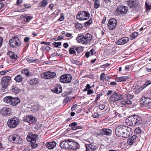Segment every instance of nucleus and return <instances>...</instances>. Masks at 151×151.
<instances>
[{
    "mask_svg": "<svg viewBox=\"0 0 151 151\" xmlns=\"http://www.w3.org/2000/svg\"><path fill=\"white\" fill-rule=\"evenodd\" d=\"M133 97V96L130 94L126 93L124 96L123 95H119L117 93H113L109 98V100L114 102L122 100L121 103L123 105L130 104H132V101L130 100Z\"/></svg>",
    "mask_w": 151,
    "mask_h": 151,
    "instance_id": "obj_1",
    "label": "nucleus"
},
{
    "mask_svg": "<svg viewBox=\"0 0 151 151\" xmlns=\"http://www.w3.org/2000/svg\"><path fill=\"white\" fill-rule=\"evenodd\" d=\"M4 101L13 106H16L20 102L19 99L18 97L14 98L7 96L4 99Z\"/></svg>",
    "mask_w": 151,
    "mask_h": 151,
    "instance_id": "obj_2",
    "label": "nucleus"
},
{
    "mask_svg": "<svg viewBox=\"0 0 151 151\" xmlns=\"http://www.w3.org/2000/svg\"><path fill=\"white\" fill-rule=\"evenodd\" d=\"M89 17L90 14L88 12L85 11H81L78 12L76 18L81 21L86 20L89 19Z\"/></svg>",
    "mask_w": 151,
    "mask_h": 151,
    "instance_id": "obj_3",
    "label": "nucleus"
},
{
    "mask_svg": "<svg viewBox=\"0 0 151 151\" xmlns=\"http://www.w3.org/2000/svg\"><path fill=\"white\" fill-rule=\"evenodd\" d=\"M151 83V80L147 81L143 86L140 85H137L136 86L134 89V92L135 93L137 94H138L141 91L143 90L147 86L150 85Z\"/></svg>",
    "mask_w": 151,
    "mask_h": 151,
    "instance_id": "obj_4",
    "label": "nucleus"
},
{
    "mask_svg": "<svg viewBox=\"0 0 151 151\" xmlns=\"http://www.w3.org/2000/svg\"><path fill=\"white\" fill-rule=\"evenodd\" d=\"M19 122V120L17 118L14 117L9 119L7 122V124L9 127L14 128L17 126Z\"/></svg>",
    "mask_w": 151,
    "mask_h": 151,
    "instance_id": "obj_5",
    "label": "nucleus"
},
{
    "mask_svg": "<svg viewBox=\"0 0 151 151\" xmlns=\"http://www.w3.org/2000/svg\"><path fill=\"white\" fill-rule=\"evenodd\" d=\"M11 79V78L10 76H4L2 77L0 83L3 88L5 89L7 87Z\"/></svg>",
    "mask_w": 151,
    "mask_h": 151,
    "instance_id": "obj_6",
    "label": "nucleus"
},
{
    "mask_svg": "<svg viewBox=\"0 0 151 151\" xmlns=\"http://www.w3.org/2000/svg\"><path fill=\"white\" fill-rule=\"evenodd\" d=\"M72 79V76L70 75L65 74L60 77V81L61 83H68L71 82Z\"/></svg>",
    "mask_w": 151,
    "mask_h": 151,
    "instance_id": "obj_7",
    "label": "nucleus"
},
{
    "mask_svg": "<svg viewBox=\"0 0 151 151\" xmlns=\"http://www.w3.org/2000/svg\"><path fill=\"white\" fill-rule=\"evenodd\" d=\"M56 76V74L55 72L47 71L43 73L41 77L45 79H50L55 78Z\"/></svg>",
    "mask_w": 151,
    "mask_h": 151,
    "instance_id": "obj_8",
    "label": "nucleus"
},
{
    "mask_svg": "<svg viewBox=\"0 0 151 151\" xmlns=\"http://www.w3.org/2000/svg\"><path fill=\"white\" fill-rule=\"evenodd\" d=\"M9 140L16 144H20L22 142V139L21 137L16 134H14L9 137Z\"/></svg>",
    "mask_w": 151,
    "mask_h": 151,
    "instance_id": "obj_9",
    "label": "nucleus"
},
{
    "mask_svg": "<svg viewBox=\"0 0 151 151\" xmlns=\"http://www.w3.org/2000/svg\"><path fill=\"white\" fill-rule=\"evenodd\" d=\"M117 23V21L115 19H110L107 24L109 29L110 30H112L114 29L116 26Z\"/></svg>",
    "mask_w": 151,
    "mask_h": 151,
    "instance_id": "obj_10",
    "label": "nucleus"
},
{
    "mask_svg": "<svg viewBox=\"0 0 151 151\" xmlns=\"http://www.w3.org/2000/svg\"><path fill=\"white\" fill-rule=\"evenodd\" d=\"M9 43L11 47H14L19 46L21 42L19 38H12L9 40Z\"/></svg>",
    "mask_w": 151,
    "mask_h": 151,
    "instance_id": "obj_11",
    "label": "nucleus"
},
{
    "mask_svg": "<svg viewBox=\"0 0 151 151\" xmlns=\"http://www.w3.org/2000/svg\"><path fill=\"white\" fill-rule=\"evenodd\" d=\"M128 10V8L126 6H118L116 9L117 13L121 15L125 14Z\"/></svg>",
    "mask_w": 151,
    "mask_h": 151,
    "instance_id": "obj_12",
    "label": "nucleus"
},
{
    "mask_svg": "<svg viewBox=\"0 0 151 151\" xmlns=\"http://www.w3.org/2000/svg\"><path fill=\"white\" fill-rule=\"evenodd\" d=\"M126 126L120 125L116 127L115 130L116 135L118 137H122Z\"/></svg>",
    "mask_w": 151,
    "mask_h": 151,
    "instance_id": "obj_13",
    "label": "nucleus"
},
{
    "mask_svg": "<svg viewBox=\"0 0 151 151\" xmlns=\"http://www.w3.org/2000/svg\"><path fill=\"white\" fill-rule=\"evenodd\" d=\"M142 101L143 105L145 107L149 108H151V99L145 97H142L141 99Z\"/></svg>",
    "mask_w": 151,
    "mask_h": 151,
    "instance_id": "obj_14",
    "label": "nucleus"
},
{
    "mask_svg": "<svg viewBox=\"0 0 151 151\" xmlns=\"http://www.w3.org/2000/svg\"><path fill=\"white\" fill-rule=\"evenodd\" d=\"M11 112V110L8 107H5L0 110V113L3 116H9Z\"/></svg>",
    "mask_w": 151,
    "mask_h": 151,
    "instance_id": "obj_15",
    "label": "nucleus"
},
{
    "mask_svg": "<svg viewBox=\"0 0 151 151\" xmlns=\"http://www.w3.org/2000/svg\"><path fill=\"white\" fill-rule=\"evenodd\" d=\"M37 137V135L30 133L27 136V139L28 141L30 142L33 143L35 142Z\"/></svg>",
    "mask_w": 151,
    "mask_h": 151,
    "instance_id": "obj_16",
    "label": "nucleus"
},
{
    "mask_svg": "<svg viewBox=\"0 0 151 151\" xmlns=\"http://www.w3.org/2000/svg\"><path fill=\"white\" fill-rule=\"evenodd\" d=\"M24 121L28 122L30 124L35 123L36 119L35 118L31 115H28L24 117Z\"/></svg>",
    "mask_w": 151,
    "mask_h": 151,
    "instance_id": "obj_17",
    "label": "nucleus"
},
{
    "mask_svg": "<svg viewBox=\"0 0 151 151\" xmlns=\"http://www.w3.org/2000/svg\"><path fill=\"white\" fill-rule=\"evenodd\" d=\"M131 129L130 128L126 126V128H124L122 137L124 138L128 137L131 135Z\"/></svg>",
    "mask_w": 151,
    "mask_h": 151,
    "instance_id": "obj_18",
    "label": "nucleus"
},
{
    "mask_svg": "<svg viewBox=\"0 0 151 151\" xmlns=\"http://www.w3.org/2000/svg\"><path fill=\"white\" fill-rule=\"evenodd\" d=\"M125 122L128 125L134 126L136 125L134 116L129 117L126 119Z\"/></svg>",
    "mask_w": 151,
    "mask_h": 151,
    "instance_id": "obj_19",
    "label": "nucleus"
},
{
    "mask_svg": "<svg viewBox=\"0 0 151 151\" xmlns=\"http://www.w3.org/2000/svg\"><path fill=\"white\" fill-rule=\"evenodd\" d=\"M127 4L130 8H135L138 5L139 2L137 0H130L127 1Z\"/></svg>",
    "mask_w": 151,
    "mask_h": 151,
    "instance_id": "obj_20",
    "label": "nucleus"
},
{
    "mask_svg": "<svg viewBox=\"0 0 151 151\" xmlns=\"http://www.w3.org/2000/svg\"><path fill=\"white\" fill-rule=\"evenodd\" d=\"M70 141L69 140H65L63 141L60 144V146L61 148L63 149H69V145L70 142Z\"/></svg>",
    "mask_w": 151,
    "mask_h": 151,
    "instance_id": "obj_21",
    "label": "nucleus"
},
{
    "mask_svg": "<svg viewBox=\"0 0 151 151\" xmlns=\"http://www.w3.org/2000/svg\"><path fill=\"white\" fill-rule=\"evenodd\" d=\"M138 140V137L134 135L128 139L127 143L129 145H132L134 143L137 142Z\"/></svg>",
    "mask_w": 151,
    "mask_h": 151,
    "instance_id": "obj_22",
    "label": "nucleus"
},
{
    "mask_svg": "<svg viewBox=\"0 0 151 151\" xmlns=\"http://www.w3.org/2000/svg\"><path fill=\"white\" fill-rule=\"evenodd\" d=\"M69 149L71 150H76L79 147V144L77 142H75L73 141H70L69 144Z\"/></svg>",
    "mask_w": 151,
    "mask_h": 151,
    "instance_id": "obj_23",
    "label": "nucleus"
},
{
    "mask_svg": "<svg viewBox=\"0 0 151 151\" xmlns=\"http://www.w3.org/2000/svg\"><path fill=\"white\" fill-rule=\"evenodd\" d=\"M100 133H98V135L106 134L109 135L112 133V131L109 129H99Z\"/></svg>",
    "mask_w": 151,
    "mask_h": 151,
    "instance_id": "obj_24",
    "label": "nucleus"
},
{
    "mask_svg": "<svg viewBox=\"0 0 151 151\" xmlns=\"http://www.w3.org/2000/svg\"><path fill=\"white\" fill-rule=\"evenodd\" d=\"M90 144H86V151H93L94 149V145L93 142H91V140H89Z\"/></svg>",
    "mask_w": 151,
    "mask_h": 151,
    "instance_id": "obj_25",
    "label": "nucleus"
},
{
    "mask_svg": "<svg viewBox=\"0 0 151 151\" xmlns=\"http://www.w3.org/2000/svg\"><path fill=\"white\" fill-rule=\"evenodd\" d=\"M56 145L55 142L53 141L52 142H48L46 143L45 145L49 149L54 148Z\"/></svg>",
    "mask_w": 151,
    "mask_h": 151,
    "instance_id": "obj_26",
    "label": "nucleus"
},
{
    "mask_svg": "<svg viewBox=\"0 0 151 151\" xmlns=\"http://www.w3.org/2000/svg\"><path fill=\"white\" fill-rule=\"evenodd\" d=\"M87 38H77L76 40L79 43L81 44H86L89 42L91 39L89 38L88 40H87Z\"/></svg>",
    "mask_w": 151,
    "mask_h": 151,
    "instance_id": "obj_27",
    "label": "nucleus"
},
{
    "mask_svg": "<svg viewBox=\"0 0 151 151\" xmlns=\"http://www.w3.org/2000/svg\"><path fill=\"white\" fill-rule=\"evenodd\" d=\"M129 38H120L116 42L117 44L120 45L126 43L129 40Z\"/></svg>",
    "mask_w": 151,
    "mask_h": 151,
    "instance_id": "obj_28",
    "label": "nucleus"
},
{
    "mask_svg": "<svg viewBox=\"0 0 151 151\" xmlns=\"http://www.w3.org/2000/svg\"><path fill=\"white\" fill-rule=\"evenodd\" d=\"M48 3L47 0H42L39 2L37 6L41 8H44Z\"/></svg>",
    "mask_w": 151,
    "mask_h": 151,
    "instance_id": "obj_29",
    "label": "nucleus"
},
{
    "mask_svg": "<svg viewBox=\"0 0 151 151\" xmlns=\"http://www.w3.org/2000/svg\"><path fill=\"white\" fill-rule=\"evenodd\" d=\"M94 86V85H93L91 87L90 86V85L88 84L87 85L86 88H84L83 90V91H87V93L88 94H90L93 93V90H92L91 89V88L92 87Z\"/></svg>",
    "mask_w": 151,
    "mask_h": 151,
    "instance_id": "obj_30",
    "label": "nucleus"
},
{
    "mask_svg": "<svg viewBox=\"0 0 151 151\" xmlns=\"http://www.w3.org/2000/svg\"><path fill=\"white\" fill-rule=\"evenodd\" d=\"M11 90L15 94H18L21 91V90L18 88L15 85H14L12 86Z\"/></svg>",
    "mask_w": 151,
    "mask_h": 151,
    "instance_id": "obj_31",
    "label": "nucleus"
},
{
    "mask_svg": "<svg viewBox=\"0 0 151 151\" xmlns=\"http://www.w3.org/2000/svg\"><path fill=\"white\" fill-rule=\"evenodd\" d=\"M134 116L136 125H139L141 124L142 120L140 117L137 116Z\"/></svg>",
    "mask_w": 151,
    "mask_h": 151,
    "instance_id": "obj_32",
    "label": "nucleus"
},
{
    "mask_svg": "<svg viewBox=\"0 0 151 151\" xmlns=\"http://www.w3.org/2000/svg\"><path fill=\"white\" fill-rule=\"evenodd\" d=\"M53 92L57 93H60L62 92V86L60 85H58L53 90Z\"/></svg>",
    "mask_w": 151,
    "mask_h": 151,
    "instance_id": "obj_33",
    "label": "nucleus"
},
{
    "mask_svg": "<svg viewBox=\"0 0 151 151\" xmlns=\"http://www.w3.org/2000/svg\"><path fill=\"white\" fill-rule=\"evenodd\" d=\"M23 19L24 21L26 22H28L33 18V17L28 15L27 14L23 16Z\"/></svg>",
    "mask_w": 151,
    "mask_h": 151,
    "instance_id": "obj_34",
    "label": "nucleus"
},
{
    "mask_svg": "<svg viewBox=\"0 0 151 151\" xmlns=\"http://www.w3.org/2000/svg\"><path fill=\"white\" fill-rule=\"evenodd\" d=\"M146 10L148 11L151 9V2L146 1L145 4Z\"/></svg>",
    "mask_w": 151,
    "mask_h": 151,
    "instance_id": "obj_35",
    "label": "nucleus"
},
{
    "mask_svg": "<svg viewBox=\"0 0 151 151\" xmlns=\"http://www.w3.org/2000/svg\"><path fill=\"white\" fill-rule=\"evenodd\" d=\"M23 78L21 75H18L15 77L14 80L17 82H21Z\"/></svg>",
    "mask_w": 151,
    "mask_h": 151,
    "instance_id": "obj_36",
    "label": "nucleus"
},
{
    "mask_svg": "<svg viewBox=\"0 0 151 151\" xmlns=\"http://www.w3.org/2000/svg\"><path fill=\"white\" fill-rule=\"evenodd\" d=\"M7 54L9 56L11 59H16L17 58V56L14 54V53L12 51H9Z\"/></svg>",
    "mask_w": 151,
    "mask_h": 151,
    "instance_id": "obj_37",
    "label": "nucleus"
},
{
    "mask_svg": "<svg viewBox=\"0 0 151 151\" xmlns=\"http://www.w3.org/2000/svg\"><path fill=\"white\" fill-rule=\"evenodd\" d=\"M39 82V80L38 78H35L30 80L29 82L32 85H35L37 84Z\"/></svg>",
    "mask_w": 151,
    "mask_h": 151,
    "instance_id": "obj_38",
    "label": "nucleus"
},
{
    "mask_svg": "<svg viewBox=\"0 0 151 151\" xmlns=\"http://www.w3.org/2000/svg\"><path fill=\"white\" fill-rule=\"evenodd\" d=\"M127 78L126 76H122L120 77L117 78L115 79V81L117 82H120L126 81Z\"/></svg>",
    "mask_w": 151,
    "mask_h": 151,
    "instance_id": "obj_39",
    "label": "nucleus"
},
{
    "mask_svg": "<svg viewBox=\"0 0 151 151\" xmlns=\"http://www.w3.org/2000/svg\"><path fill=\"white\" fill-rule=\"evenodd\" d=\"M22 74H24L27 76H29V70L27 69H23L21 71Z\"/></svg>",
    "mask_w": 151,
    "mask_h": 151,
    "instance_id": "obj_40",
    "label": "nucleus"
},
{
    "mask_svg": "<svg viewBox=\"0 0 151 151\" xmlns=\"http://www.w3.org/2000/svg\"><path fill=\"white\" fill-rule=\"evenodd\" d=\"M142 130L139 127L137 128L134 130V132L136 134H139L142 133Z\"/></svg>",
    "mask_w": 151,
    "mask_h": 151,
    "instance_id": "obj_41",
    "label": "nucleus"
},
{
    "mask_svg": "<svg viewBox=\"0 0 151 151\" xmlns=\"http://www.w3.org/2000/svg\"><path fill=\"white\" fill-rule=\"evenodd\" d=\"M77 125V123L74 122L70 124H69V126L70 127H72L71 129L74 130L76 129Z\"/></svg>",
    "mask_w": 151,
    "mask_h": 151,
    "instance_id": "obj_42",
    "label": "nucleus"
},
{
    "mask_svg": "<svg viewBox=\"0 0 151 151\" xmlns=\"http://www.w3.org/2000/svg\"><path fill=\"white\" fill-rule=\"evenodd\" d=\"M39 106L38 105H34L32 107V110L33 112L37 111L39 109Z\"/></svg>",
    "mask_w": 151,
    "mask_h": 151,
    "instance_id": "obj_43",
    "label": "nucleus"
},
{
    "mask_svg": "<svg viewBox=\"0 0 151 151\" xmlns=\"http://www.w3.org/2000/svg\"><path fill=\"white\" fill-rule=\"evenodd\" d=\"M75 25L76 29H82L83 26V24H80L78 22L76 23Z\"/></svg>",
    "mask_w": 151,
    "mask_h": 151,
    "instance_id": "obj_44",
    "label": "nucleus"
},
{
    "mask_svg": "<svg viewBox=\"0 0 151 151\" xmlns=\"http://www.w3.org/2000/svg\"><path fill=\"white\" fill-rule=\"evenodd\" d=\"M76 50L78 53L82 52L83 51V48L82 46L75 47Z\"/></svg>",
    "mask_w": 151,
    "mask_h": 151,
    "instance_id": "obj_45",
    "label": "nucleus"
},
{
    "mask_svg": "<svg viewBox=\"0 0 151 151\" xmlns=\"http://www.w3.org/2000/svg\"><path fill=\"white\" fill-rule=\"evenodd\" d=\"M94 51V50L92 49L90 51L87 52L85 53V56L86 57L88 58L90 55V54L91 55H93V52Z\"/></svg>",
    "mask_w": 151,
    "mask_h": 151,
    "instance_id": "obj_46",
    "label": "nucleus"
},
{
    "mask_svg": "<svg viewBox=\"0 0 151 151\" xmlns=\"http://www.w3.org/2000/svg\"><path fill=\"white\" fill-rule=\"evenodd\" d=\"M76 48L75 46L72 48H70L69 50V52L70 54H73L76 53Z\"/></svg>",
    "mask_w": 151,
    "mask_h": 151,
    "instance_id": "obj_47",
    "label": "nucleus"
},
{
    "mask_svg": "<svg viewBox=\"0 0 151 151\" xmlns=\"http://www.w3.org/2000/svg\"><path fill=\"white\" fill-rule=\"evenodd\" d=\"M92 22L91 19H90L88 21H87L85 23L84 26L85 27H88Z\"/></svg>",
    "mask_w": 151,
    "mask_h": 151,
    "instance_id": "obj_48",
    "label": "nucleus"
},
{
    "mask_svg": "<svg viewBox=\"0 0 151 151\" xmlns=\"http://www.w3.org/2000/svg\"><path fill=\"white\" fill-rule=\"evenodd\" d=\"M100 6L99 0H95V9L98 8Z\"/></svg>",
    "mask_w": 151,
    "mask_h": 151,
    "instance_id": "obj_49",
    "label": "nucleus"
},
{
    "mask_svg": "<svg viewBox=\"0 0 151 151\" xmlns=\"http://www.w3.org/2000/svg\"><path fill=\"white\" fill-rule=\"evenodd\" d=\"M52 44L55 47H58L61 45V42H54Z\"/></svg>",
    "mask_w": 151,
    "mask_h": 151,
    "instance_id": "obj_50",
    "label": "nucleus"
},
{
    "mask_svg": "<svg viewBox=\"0 0 151 151\" xmlns=\"http://www.w3.org/2000/svg\"><path fill=\"white\" fill-rule=\"evenodd\" d=\"M64 14L63 13H61L60 14V17L58 19V20L60 21H62L64 20Z\"/></svg>",
    "mask_w": 151,
    "mask_h": 151,
    "instance_id": "obj_51",
    "label": "nucleus"
},
{
    "mask_svg": "<svg viewBox=\"0 0 151 151\" xmlns=\"http://www.w3.org/2000/svg\"><path fill=\"white\" fill-rule=\"evenodd\" d=\"M106 75L104 73H102L100 76V79L101 81H104Z\"/></svg>",
    "mask_w": 151,
    "mask_h": 151,
    "instance_id": "obj_52",
    "label": "nucleus"
},
{
    "mask_svg": "<svg viewBox=\"0 0 151 151\" xmlns=\"http://www.w3.org/2000/svg\"><path fill=\"white\" fill-rule=\"evenodd\" d=\"M138 35V34L137 32H133L131 35V38H136Z\"/></svg>",
    "mask_w": 151,
    "mask_h": 151,
    "instance_id": "obj_53",
    "label": "nucleus"
},
{
    "mask_svg": "<svg viewBox=\"0 0 151 151\" xmlns=\"http://www.w3.org/2000/svg\"><path fill=\"white\" fill-rule=\"evenodd\" d=\"M62 33L63 34H64L65 35V36L67 37H71L72 36V35L71 34L69 33H66L65 34V32L64 31H63L62 32Z\"/></svg>",
    "mask_w": 151,
    "mask_h": 151,
    "instance_id": "obj_54",
    "label": "nucleus"
},
{
    "mask_svg": "<svg viewBox=\"0 0 151 151\" xmlns=\"http://www.w3.org/2000/svg\"><path fill=\"white\" fill-rule=\"evenodd\" d=\"M71 100V98L68 96H67L63 100V103H66L69 101Z\"/></svg>",
    "mask_w": 151,
    "mask_h": 151,
    "instance_id": "obj_55",
    "label": "nucleus"
},
{
    "mask_svg": "<svg viewBox=\"0 0 151 151\" xmlns=\"http://www.w3.org/2000/svg\"><path fill=\"white\" fill-rule=\"evenodd\" d=\"M82 36V38H92L91 35L89 33L87 34L85 37H84V36Z\"/></svg>",
    "mask_w": 151,
    "mask_h": 151,
    "instance_id": "obj_56",
    "label": "nucleus"
},
{
    "mask_svg": "<svg viewBox=\"0 0 151 151\" xmlns=\"http://www.w3.org/2000/svg\"><path fill=\"white\" fill-rule=\"evenodd\" d=\"M99 108L100 109L103 110L105 108V105L104 104H101L99 106Z\"/></svg>",
    "mask_w": 151,
    "mask_h": 151,
    "instance_id": "obj_57",
    "label": "nucleus"
},
{
    "mask_svg": "<svg viewBox=\"0 0 151 151\" xmlns=\"http://www.w3.org/2000/svg\"><path fill=\"white\" fill-rule=\"evenodd\" d=\"M24 7L26 8H29L31 7V4H24Z\"/></svg>",
    "mask_w": 151,
    "mask_h": 151,
    "instance_id": "obj_58",
    "label": "nucleus"
},
{
    "mask_svg": "<svg viewBox=\"0 0 151 151\" xmlns=\"http://www.w3.org/2000/svg\"><path fill=\"white\" fill-rule=\"evenodd\" d=\"M102 95V94L100 93L97 95V97L96 98V99L95 100V102L97 101L99 99L100 97Z\"/></svg>",
    "mask_w": 151,
    "mask_h": 151,
    "instance_id": "obj_59",
    "label": "nucleus"
},
{
    "mask_svg": "<svg viewBox=\"0 0 151 151\" xmlns=\"http://www.w3.org/2000/svg\"><path fill=\"white\" fill-rule=\"evenodd\" d=\"M104 81H108L109 79H110V78L109 76L106 74V76H105Z\"/></svg>",
    "mask_w": 151,
    "mask_h": 151,
    "instance_id": "obj_60",
    "label": "nucleus"
},
{
    "mask_svg": "<svg viewBox=\"0 0 151 151\" xmlns=\"http://www.w3.org/2000/svg\"><path fill=\"white\" fill-rule=\"evenodd\" d=\"M38 146L37 144H32L31 145V147L32 148H35Z\"/></svg>",
    "mask_w": 151,
    "mask_h": 151,
    "instance_id": "obj_61",
    "label": "nucleus"
},
{
    "mask_svg": "<svg viewBox=\"0 0 151 151\" xmlns=\"http://www.w3.org/2000/svg\"><path fill=\"white\" fill-rule=\"evenodd\" d=\"M43 47H44V49L46 50H49L51 49V48L48 46H45Z\"/></svg>",
    "mask_w": 151,
    "mask_h": 151,
    "instance_id": "obj_62",
    "label": "nucleus"
},
{
    "mask_svg": "<svg viewBox=\"0 0 151 151\" xmlns=\"http://www.w3.org/2000/svg\"><path fill=\"white\" fill-rule=\"evenodd\" d=\"M110 65V64H109L108 63H107L104 65H102L101 66V67L102 68H106V67L109 66Z\"/></svg>",
    "mask_w": 151,
    "mask_h": 151,
    "instance_id": "obj_63",
    "label": "nucleus"
},
{
    "mask_svg": "<svg viewBox=\"0 0 151 151\" xmlns=\"http://www.w3.org/2000/svg\"><path fill=\"white\" fill-rule=\"evenodd\" d=\"M27 61L29 62H35L36 60H34L33 59H29L28 60H27Z\"/></svg>",
    "mask_w": 151,
    "mask_h": 151,
    "instance_id": "obj_64",
    "label": "nucleus"
}]
</instances>
